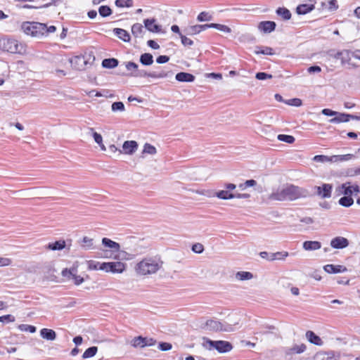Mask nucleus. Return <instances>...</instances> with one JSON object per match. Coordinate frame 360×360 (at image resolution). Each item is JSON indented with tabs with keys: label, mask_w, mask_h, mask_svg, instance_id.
Returning a JSON list of instances; mask_svg holds the SVG:
<instances>
[{
	"label": "nucleus",
	"mask_w": 360,
	"mask_h": 360,
	"mask_svg": "<svg viewBox=\"0 0 360 360\" xmlns=\"http://www.w3.org/2000/svg\"><path fill=\"white\" fill-rule=\"evenodd\" d=\"M44 23L38 22H23L21 25V30L26 34L34 37H41L43 36Z\"/></svg>",
	"instance_id": "20e7f679"
},
{
	"label": "nucleus",
	"mask_w": 360,
	"mask_h": 360,
	"mask_svg": "<svg viewBox=\"0 0 360 360\" xmlns=\"http://www.w3.org/2000/svg\"><path fill=\"white\" fill-rule=\"evenodd\" d=\"M18 328L22 331H28L31 333H34L37 330L35 326L27 324H20L18 326Z\"/></svg>",
	"instance_id": "09e8293b"
},
{
	"label": "nucleus",
	"mask_w": 360,
	"mask_h": 360,
	"mask_svg": "<svg viewBox=\"0 0 360 360\" xmlns=\"http://www.w3.org/2000/svg\"><path fill=\"white\" fill-rule=\"evenodd\" d=\"M175 79L181 82H192L195 80V77L191 73L180 72L176 75Z\"/></svg>",
	"instance_id": "412c9836"
},
{
	"label": "nucleus",
	"mask_w": 360,
	"mask_h": 360,
	"mask_svg": "<svg viewBox=\"0 0 360 360\" xmlns=\"http://www.w3.org/2000/svg\"><path fill=\"white\" fill-rule=\"evenodd\" d=\"M202 347L207 349L211 350L215 349L219 353H226L231 351L233 348L232 345L224 340H212L208 338H202Z\"/></svg>",
	"instance_id": "7ed1b4c3"
},
{
	"label": "nucleus",
	"mask_w": 360,
	"mask_h": 360,
	"mask_svg": "<svg viewBox=\"0 0 360 360\" xmlns=\"http://www.w3.org/2000/svg\"><path fill=\"white\" fill-rule=\"evenodd\" d=\"M349 240L344 237L337 236L330 240V246L334 249H343L349 245Z\"/></svg>",
	"instance_id": "f8f14e48"
},
{
	"label": "nucleus",
	"mask_w": 360,
	"mask_h": 360,
	"mask_svg": "<svg viewBox=\"0 0 360 360\" xmlns=\"http://www.w3.org/2000/svg\"><path fill=\"white\" fill-rule=\"evenodd\" d=\"M98 13L101 16L105 18L112 14V9L108 6H101L98 8Z\"/></svg>",
	"instance_id": "79ce46f5"
},
{
	"label": "nucleus",
	"mask_w": 360,
	"mask_h": 360,
	"mask_svg": "<svg viewBox=\"0 0 360 360\" xmlns=\"http://www.w3.org/2000/svg\"><path fill=\"white\" fill-rule=\"evenodd\" d=\"M3 48L4 51L9 53H16L21 51L22 47L16 40L8 39L4 41Z\"/></svg>",
	"instance_id": "9d476101"
},
{
	"label": "nucleus",
	"mask_w": 360,
	"mask_h": 360,
	"mask_svg": "<svg viewBox=\"0 0 360 360\" xmlns=\"http://www.w3.org/2000/svg\"><path fill=\"white\" fill-rule=\"evenodd\" d=\"M236 277L240 281H245L251 279L253 277V275L252 273L248 271H238L236 274Z\"/></svg>",
	"instance_id": "a19ab883"
},
{
	"label": "nucleus",
	"mask_w": 360,
	"mask_h": 360,
	"mask_svg": "<svg viewBox=\"0 0 360 360\" xmlns=\"http://www.w3.org/2000/svg\"><path fill=\"white\" fill-rule=\"evenodd\" d=\"M272 77V75L264 72H259L255 75V78L258 80H264L267 79H271Z\"/></svg>",
	"instance_id": "603ef678"
},
{
	"label": "nucleus",
	"mask_w": 360,
	"mask_h": 360,
	"mask_svg": "<svg viewBox=\"0 0 360 360\" xmlns=\"http://www.w3.org/2000/svg\"><path fill=\"white\" fill-rule=\"evenodd\" d=\"M130 76L135 77H151L152 78V72H147L145 70H139L137 68V70L136 72H132L130 74Z\"/></svg>",
	"instance_id": "e433bc0d"
},
{
	"label": "nucleus",
	"mask_w": 360,
	"mask_h": 360,
	"mask_svg": "<svg viewBox=\"0 0 360 360\" xmlns=\"http://www.w3.org/2000/svg\"><path fill=\"white\" fill-rule=\"evenodd\" d=\"M126 264L121 262H103L100 264L99 269L105 272L122 273L125 270Z\"/></svg>",
	"instance_id": "0eeeda50"
},
{
	"label": "nucleus",
	"mask_w": 360,
	"mask_h": 360,
	"mask_svg": "<svg viewBox=\"0 0 360 360\" xmlns=\"http://www.w3.org/2000/svg\"><path fill=\"white\" fill-rule=\"evenodd\" d=\"M143 27L140 23H135L131 27V33L134 37H143Z\"/></svg>",
	"instance_id": "7c9ffc66"
},
{
	"label": "nucleus",
	"mask_w": 360,
	"mask_h": 360,
	"mask_svg": "<svg viewBox=\"0 0 360 360\" xmlns=\"http://www.w3.org/2000/svg\"><path fill=\"white\" fill-rule=\"evenodd\" d=\"M276 14L281 16L283 20H288L291 18L290 11L285 7H279L276 9Z\"/></svg>",
	"instance_id": "2f4dec72"
},
{
	"label": "nucleus",
	"mask_w": 360,
	"mask_h": 360,
	"mask_svg": "<svg viewBox=\"0 0 360 360\" xmlns=\"http://www.w3.org/2000/svg\"><path fill=\"white\" fill-rule=\"evenodd\" d=\"M157 153V150L155 146L150 143H145L143 146V153H148L150 155H155Z\"/></svg>",
	"instance_id": "de8ad7c7"
},
{
	"label": "nucleus",
	"mask_w": 360,
	"mask_h": 360,
	"mask_svg": "<svg viewBox=\"0 0 360 360\" xmlns=\"http://www.w3.org/2000/svg\"><path fill=\"white\" fill-rule=\"evenodd\" d=\"M276 253L277 260H284L289 255L288 252L285 251L277 252Z\"/></svg>",
	"instance_id": "338daca9"
},
{
	"label": "nucleus",
	"mask_w": 360,
	"mask_h": 360,
	"mask_svg": "<svg viewBox=\"0 0 360 360\" xmlns=\"http://www.w3.org/2000/svg\"><path fill=\"white\" fill-rule=\"evenodd\" d=\"M285 103L287 105H289L299 107V106L302 105V101L300 98H295L287 100L286 101H285Z\"/></svg>",
	"instance_id": "3c124183"
},
{
	"label": "nucleus",
	"mask_w": 360,
	"mask_h": 360,
	"mask_svg": "<svg viewBox=\"0 0 360 360\" xmlns=\"http://www.w3.org/2000/svg\"><path fill=\"white\" fill-rule=\"evenodd\" d=\"M44 31H43V36L47 35L49 33H53L56 30V27L54 25H51L49 27H47L46 24L44 23Z\"/></svg>",
	"instance_id": "13d9d810"
},
{
	"label": "nucleus",
	"mask_w": 360,
	"mask_h": 360,
	"mask_svg": "<svg viewBox=\"0 0 360 360\" xmlns=\"http://www.w3.org/2000/svg\"><path fill=\"white\" fill-rule=\"evenodd\" d=\"M255 53L256 54H264L269 56H272L274 54L273 49L269 46H256Z\"/></svg>",
	"instance_id": "473e14b6"
},
{
	"label": "nucleus",
	"mask_w": 360,
	"mask_h": 360,
	"mask_svg": "<svg viewBox=\"0 0 360 360\" xmlns=\"http://www.w3.org/2000/svg\"><path fill=\"white\" fill-rule=\"evenodd\" d=\"M347 175L350 176L360 175V167L349 169L347 172Z\"/></svg>",
	"instance_id": "e2e57ef3"
},
{
	"label": "nucleus",
	"mask_w": 360,
	"mask_h": 360,
	"mask_svg": "<svg viewBox=\"0 0 360 360\" xmlns=\"http://www.w3.org/2000/svg\"><path fill=\"white\" fill-rule=\"evenodd\" d=\"M207 28H208L207 24L195 25L189 26V27H187L186 28H185L184 32L187 35H193V34H198V33L201 32L202 31L207 30Z\"/></svg>",
	"instance_id": "f3484780"
},
{
	"label": "nucleus",
	"mask_w": 360,
	"mask_h": 360,
	"mask_svg": "<svg viewBox=\"0 0 360 360\" xmlns=\"http://www.w3.org/2000/svg\"><path fill=\"white\" fill-rule=\"evenodd\" d=\"M112 32L119 39H120L123 41H130L131 37L127 30L122 28H114Z\"/></svg>",
	"instance_id": "4be33fe9"
},
{
	"label": "nucleus",
	"mask_w": 360,
	"mask_h": 360,
	"mask_svg": "<svg viewBox=\"0 0 360 360\" xmlns=\"http://www.w3.org/2000/svg\"><path fill=\"white\" fill-rule=\"evenodd\" d=\"M212 16L208 14V13L206 12H201L197 18V20L198 21L202 22V21H209L211 20Z\"/></svg>",
	"instance_id": "5fc2aeb1"
},
{
	"label": "nucleus",
	"mask_w": 360,
	"mask_h": 360,
	"mask_svg": "<svg viewBox=\"0 0 360 360\" xmlns=\"http://www.w3.org/2000/svg\"><path fill=\"white\" fill-rule=\"evenodd\" d=\"M306 338L310 343L315 345L321 346L323 344L321 338L311 330L307 331Z\"/></svg>",
	"instance_id": "aec40b11"
},
{
	"label": "nucleus",
	"mask_w": 360,
	"mask_h": 360,
	"mask_svg": "<svg viewBox=\"0 0 360 360\" xmlns=\"http://www.w3.org/2000/svg\"><path fill=\"white\" fill-rule=\"evenodd\" d=\"M98 351V347L96 346H92L89 347L85 350V352L83 353L82 358L83 359H88L93 357L96 355V352Z\"/></svg>",
	"instance_id": "58836bf2"
},
{
	"label": "nucleus",
	"mask_w": 360,
	"mask_h": 360,
	"mask_svg": "<svg viewBox=\"0 0 360 360\" xmlns=\"http://www.w3.org/2000/svg\"><path fill=\"white\" fill-rule=\"evenodd\" d=\"M306 345L304 344H302L300 345H294L292 348L290 349V352L291 354H301L306 350Z\"/></svg>",
	"instance_id": "49530a36"
},
{
	"label": "nucleus",
	"mask_w": 360,
	"mask_h": 360,
	"mask_svg": "<svg viewBox=\"0 0 360 360\" xmlns=\"http://www.w3.org/2000/svg\"><path fill=\"white\" fill-rule=\"evenodd\" d=\"M339 205L345 207H349L354 204V199L351 196H343L338 200Z\"/></svg>",
	"instance_id": "72a5a7b5"
},
{
	"label": "nucleus",
	"mask_w": 360,
	"mask_h": 360,
	"mask_svg": "<svg viewBox=\"0 0 360 360\" xmlns=\"http://www.w3.org/2000/svg\"><path fill=\"white\" fill-rule=\"evenodd\" d=\"M323 269L328 274H338L347 271V268L342 265L326 264Z\"/></svg>",
	"instance_id": "6ab92c4d"
},
{
	"label": "nucleus",
	"mask_w": 360,
	"mask_h": 360,
	"mask_svg": "<svg viewBox=\"0 0 360 360\" xmlns=\"http://www.w3.org/2000/svg\"><path fill=\"white\" fill-rule=\"evenodd\" d=\"M14 321L15 317L11 314L0 316V322H13Z\"/></svg>",
	"instance_id": "69168bd1"
},
{
	"label": "nucleus",
	"mask_w": 360,
	"mask_h": 360,
	"mask_svg": "<svg viewBox=\"0 0 360 360\" xmlns=\"http://www.w3.org/2000/svg\"><path fill=\"white\" fill-rule=\"evenodd\" d=\"M352 57V51L348 50L338 51L334 55V58L338 60H340L342 65L349 63Z\"/></svg>",
	"instance_id": "dca6fc26"
},
{
	"label": "nucleus",
	"mask_w": 360,
	"mask_h": 360,
	"mask_svg": "<svg viewBox=\"0 0 360 360\" xmlns=\"http://www.w3.org/2000/svg\"><path fill=\"white\" fill-rule=\"evenodd\" d=\"M174 73L172 70H165L152 72V78L160 79V78H171Z\"/></svg>",
	"instance_id": "bb28decb"
},
{
	"label": "nucleus",
	"mask_w": 360,
	"mask_h": 360,
	"mask_svg": "<svg viewBox=\"0 0 360 360\" xmlns=\"http://www.w3.org/2000/svg\"><path fill=\"white\" fill-rule=\"evenodd\" d=\"M111 108L113 112L124 111V105L121 101H116L112 104Z\"/></svg>",
	"instance_id": "8fccbe9b"
},
{
	"label": "nucleus",
	"mask_w": 360,
	"mask_h": 360,
	"mask_svg": "<svg viewBox=\"0 0 360 360\" xmlns=\"http://www.w3.org/2000/svg\"><path fill=\"white\" fill-rule=\"evenodd\" d=\"M162 264L160 257H147L136 264V271L143 276L155 274L162 267Z\"/></svg>",
	"instance_id": "f03ea898"
},
{
	"label": "nucleus",
	"mask_w": 360,
	"mask_h": 360,
	"mask_svg": "<svg viewBox=\"0 0 360 360\" xmlns=\"http://www.w3.org/2000/svg\"><path fill=\"white\" fill-rule=\"evenodd\" d=\"M169 60V57L165 55L159 56L156 58V62L159 64L166 63Z\"/></svg>",
	"instance_id": "0e129e2a"
},
{
	"label": "nucleus",
	"mask_w": 360,
	"mask_h": 360,
	"mask_svg": "<svg viewBox=\"0 0 360 360\" xmlns=\"http://www.w3.org/2000/svg\"><path fill=\"white\" fill-rule=\"evenodd\" d=\"M180 37H181V43L184 46H191L193 44V41L188 38L187 37H186L185 35H183L182 34H180Z\"/></svg>",
	"instance_id": "4d7b16f0"
},
{
	"label": "nucleus",
	"mask_w": 360,
	"mask_h": 360,
	"mask_svg": "<svg viewBox=\"0 0 360 360\" xmlns=\"http://www.w3.org/2000/svg\"><path fill=\"white\" fill-rule=\"evenodd\" d=\"M71 63H75L78 65L77 67H75L76 69L79 70H82L84 69V66L86 64V62L84 57L82 56H76L73 60H71Z\"/></svg>",
	"instance_id": "c9c22d12"
},
{
	"label": "nucleus",
	"mask_w": 360,
	"mask_h": 360,
	"mask_svg": "<svg viewBox=\"0 0 360 360\" xmlns=\"http://www.w3.org/2000/svg\"><path fill=\"white\" fill-rule=\"evenodd\" d=\"M156 20L155 18L145 19L143 20L145 28L150 32L158 33L160 32L161 25L155 24Z\"/></svg>",
	"instance_id": "ddd939ff"
},
{
	"label": "nucleus",
	"mask_w": 360,
	"mask_h": 360,
	"mask_svg": "<svg viewBox=\"0 0 360 360\" xmlns=\"http://www.w3.org/2000/svg\"><path fill=\"white\" fill-rule=\"evenodd\" d=\"M115 256L116 259L129 260L131 259V255L127 252L121 250V248H120V252H116Z\"/></svg>",
	"instance_id": "37998d69"
},
{
	"label": "nucleus",
	"mask_w": 360,
	"mask_h": 360,
	"mask_svg": "<svg viewBox=\"0 0 360 360\" xmlns=\"http://www.w3.org/2000/svg\"><path fill=\"white\" fill-rule=\"evenodd\" d=\"M93 137H94V141H95V142L96 143H98V145H101L102 141H103V138H102V136L100 134L94 131L93 132Z\"/></svg>",
	"instance_id": "774afa93"
},
{
	"label": "nucleus",
	"mask_w": 360,
	"mask_h": 360,
	"mask_svg": "<svg viewBox=\"0 0 360 360\" xmlns=\"http://www.w3.org/2000/svg\"><path fill=\"white\" fill-rule=\"evenodd\" d=\"M314 195H316L321 198H329L331 196L333 185L329 184H323L321 186H315L313 187ZM311 194V196H312Z\"/></svg>",
	"instance_id": "6e6552de"
},
{
	"label": "nucleus",
	"mask_w": 360,
	"mask_h": 360,
	"mask_svg": "<svg viewBox=\"0 0 360 360\" xmlns=\"http://www.w3.org/2000/svg\"><path fill=\"white\" fill-rule=\"evenodd\" d=\"M77 271L75 267H72L70 269L65 268L62 271L61 274L63 276L67 277L68 279H73L74 283L79 285L84 282V278L80 276L76 275Z\"/></svg>",
	"instance_id": "1a4fd4ad"
},
{
	"label": "nucleus",
	"mask_w": 360,
	"mask_h": 360,
	"mask_svg": "<svg viewBox=\"0 0 360 360\" xmlns=\"http://www.w3.org/2000/svg\"><path fill=\"white\" fill-rule=\"evenodd\" d=\"M215 195L223 200H229L234 198L233 193H230L229 191H219L215 193Z\"/></svg>",
	"instance_id": "4c0bfd02"
},
{
	"label": "nucleus",
	"mask_w": 360,
	"mask_h": 360,
	"mask_svg": "<svg viewBox=\"0 0 360 360\" xmlns=\"http://www.w3.org/2000/svg\"><path fill=\"white\" fill-rule=\"evenodd\" d=\"M315 8L314 4H300L296 8V12L299 15H304L307 14Z\"/></svg>",
	"instance_id": "a878e982"
},
{
	"label": "nucleus",
	"mask_w": 360,
	"mask_h": 360,
	"mask_svg": "<svg viewBox=\"0 0 360 360\" xmlns=\"http://www.w3.org/2000/svg\"><path fill=\"white\" fill-rule=\"evenodd\" d=\"M276 24L274 21H262L258 24V29L264 33H270L275 30Z\"/></svg>",
	"instance_id": "2eb2a0df"
},
{
	"label": "nucleus",
	"mask_w": 360,
	"mask_h": 360,
	"mask_svg": "<svg viewBox=\"0 0 360 360\" xmlns=\"http://www.w3.org/2000/svg\"><path fill=\"white\" fill-rule=\"evenodd\" d=\"M118 64V60L114 58H105L102 61V67L108 69L116 68Z\"/></svg>",
	"instance_id": "c85d7f7f"
},
{
	"label": "nucleus",
	"mask_w": 360,
	"mask_h": 360,
	"mask_svg": "<svg viewBox=\"0 0 360 360\" xmlns=\"http://www.w3.org/2000/svg\"><path fill=\"white\" fill-rule=\"evenodd\" d=\"M40 335L47 340H54L56 338V333L52 329L42 328L40 330Z\"/></svg>",
	"instance_id": "393cba45"
},
{
	"label": "nucleus",
	"mask_w": 360,
	"mask_h": 360,
	"mask_svg": "<svg viewBox=\"0 0 360 360\" xmlns=\"http://www.w3.org/2000/svg\"><path fill=\"white\" fill-rule=\"evenodd\" d=\"M126 68L127 70H133L134 72H136L137 70V68H139L138 65L134 62H127L125 65Z\"/></svg>",
	"instance_id": "052dcab7"
},
{
	"label": "nucleus",
	"mask_w": 360,
	"mask_h": 360,
	"mask_svg": "<svg viewBox=\"0 0 360 360\" xmlns=\"http://www.w3.org/2000/svg\"><path fill=\"white\" fill-rule=\"evenodd\" d=\"M116 6L122 8V7H131L133 6L132 0H116L115 2Z\"/></svg>",
	"instance_id": "a18cd8bd"
},
{
	"label": "nucleus",
	"mask_w": 360,
	"mask_h": 360,
	"mask_svg": "<svg viewBox=\"0 0 360 360\" xmlns=\"http://www.w3.org/2000/svg\"><path fill=\"white\" fill-rule=\"evenodd\" d=\"M348 114L336 112L335 117L329 120V122L333 124H338L341 122H349Z\"/></svg>",
	"instance_id": "5701e85b"
},
{
	"label": "nucleus",
	"mask_w": 360,
	"mask_h": 360,
	"mask_svg": "<svg viewBox=\"0 0 360 360\" xmlns=\"http://www.w3.org/2000/svg\"><path fill=\"white\" fill-rule=\"evenodd\" d=\"M205 326L210 330L214 332H231L234 330V328L231 324H229L226 322L222 323L212 319L207 320L205 323Z\"/></svg>",
	"instance_id": "423d86ee"
},
{
	"label": "nucleus",
	"mask_w": 360,
	"mask_h": 360,
	"mask_svg": "<svg viewBox=\"0 0 360 360\" xmlns=\"http://www.w3.org/2000/svg\"><path fill=\"white\" fill-rule=\"evenodd\" d=\"M139 145L136 141H125L122 145V150H119L120 153L133 155L138 149Z\"/></svg>",
	"instance_id": "9b49d317"
},
{
	"label": "nucleus",
	"mask_w": 360,
	"mask_h": 360,
	"mask_svg": "<svg viewBox=\"0 0 360 360\" xmlns=\"http://www.w3.org/2000/svg\"><path fill=\"white\" fill-rule=\"evenodd\" d=\"M65 246V241L64 240H59L53 243H49L47 245V248L51 250H61L64 249Z\"/></svg>",
	"instance_id": "cd10ccee"
},
{
	"label": "nucleus",
	"mask_w": 360,
	"mask_h": 360,
	"mask_svg": "<svg viewBox=\"0 0 360 360\" xmlns=\"http://www.w3.org/2000/svg\"><path fill=\"white\" fill-rule=\"evenodd\" d=\"M172 345L168 342H160L158 345V349L161 351H168L172 349Z\"/></svg>",
	"instance_id": "680f3d73"
},
{
	"label": "nucleus",
	"mask_w": 360,
	"mask_h": 360,
	"mask_svg": "<svg viewBox=\"0 0 360 360\" xmlns=\"http://www.w3.org/2000/svg\"><path fill=\"white\" fill-rule=\"evenodd\" d=\"M116 252H113V251H112L110 250H103V252H102L101 257H104V258L115 259H116V256H115Z\"/></svg>",
	"instance_id": "864d4df0"
},
{
	"label": "nucleus",
	"mask_w": 360,
	"mask_h": 360,
	"mask_svg": "<svg viewBox=\"0 0 360 360\" xmlns=\"http://www.w3.org/2000/svg\"><path fill=\"white\" fill-rule=\"evenodd\" d=\"M354 158L353 154H346V155H336L332 156H327L324 155H315L313 158V160L316 162H345L349 161Z\"/></svg>",
	"instance_id": "39448f33"
},
{
	"label": "nucleus",
	"mask_w": 360,
	"mask_h": 360,
	"mask_svg": "<svg viewBox=\"0 0 360 360\" xmlns=\"http://www.w3.org/2000/svg\"><path fill=\"white\" fill-rule=\"evenodd\" d=\"M208 28H216L221 32L229 33L231 32V29L226 25H221V24H217V23H210L207 24Z\"/></svg>",
	"instance_id": "ea45409f"
},
{
	"label": "nucleus",
	"mask_w": 360,
	"mask_h": 360,
	"mask_svg": "<svg viewBox=\"0 0 360 360\" xmlns=\"http://www.w3.org/2000/svg\"><path fill=\"white\" fill-rule=\"evenodd\" d=\"M302 246L305 250H316L321 248V243L319 241L316 240H307L303 243Z\"/></svg>",
	"instance_id": "b1692460"
},
{
	"label": "nucleus",
	"mask_w": 360,
	"mask_h": 360,
	"mask_svg": "<svg viewBox=\"0 0 360 360\" xmlns=\"http://www.w3.org/2000/svg\"><path fill=\"white\" fill-rule=\"evenodd\" d=\"M278 139L281 141H283L288 143H293L295 141L294 136L287 134H279L278 135Z\"/></svg>",
	"instance_id": "c03bdc74"
},
{
	"label": "nucleus",
	"mask_w": 360,
	"mask_h": 360,
	"mask_svg": "<svg viewBox=\"0 0 360 360\" xmlns=\"http://www.w3.org/2000/svg\"><path fill=\"white\" fill-rule=\"evenodd\" d=\"M311 195V193L307 189L290 184L279 188L276 191L271 193L269 199L278 201H292L299 198H308Z\"/></svg>",
	"instance_id": "f257e3e1"
},
{
	"label": "nucleus",
	"mask_w": 360,
	"mask_h": 360,
	"mask_svg": "<svg viewBox=\"0 0 360 360\" xmlns=\"http://www.w3.org/2000/svg\"><path fill=\"white\" fill-rule=\"evenodd\" d=\"M102 245L109 248V250L113 251V252H120V243L112 240L111 239L108 238H102Z\"/></svg>",
	"instance_id": "a211bd4d"
},
{
	"label": "nucleus",
	"mask_w": 360,
	"mask_h": 360,
	"mask_svg": "<svg viewBox=\"0 0 360 360\" xmlns=\"http://www.w3.org/2000/svg\"><path fill=\"white\" fill-rule=\"evenodd\" d=\"M192 250L198 254L202 253L204 250V247L201 243H195L192 246Z\"/></svg>",
	"instance_id": "bf43d9fd"
},
{
	"label": "nucleus",
	"mask_w": 360,
	"mask_h": 360,
	"mask_svg": "<svg viewBox=\"0 0 360 360\" xmlns=\"http://www.w3.org/2000/svg\"><path fill=\"white\" fill-rule=\"evenodd\" d=\"M83 246L86 248L89 249L93 246V239L90 238L89 237L84 236L82 239Z\"/></svg>",
	"instance_id": "6e6d98bb"
},
{
	"label": "nucleus",
	"mask_w": 360,
	"mask_h": 360,
	"mask_svg": "<svg viewBox=\"0 0 360 360\" xmlns=\"http://www.w3.org/2000/svg\"><path fill=\"white\" fill-rule=\"evenodd\" d=\"M335 193L337 195H343L345 196L352 197V191L351 188V182L347 181L344 184H342L340 186L336 188Z\"/></svg>",
	"instance_id": "4468645a"
},
{
	"label": "nucleus",
	"mask_w": 360,
	"mask_h": 360,
	"mask_svg": "<svg viewBox=\"0 0 360 360\" xmlns=\"http://www.w3.org/2000/svg\"><path fill=\"white\" fill-rule=\"evenodd\" d=\"M131 344L135 348H143L145 347V338L142 336L136 337L131 340Z\"/></svg>",
	"instance_id": "f704fd0d"
},
{
	"label": "nucleus",
	"mask_w": 360,
	"mask_h": 360,
	"mask_svg": "<svg viewBox=\"0 0 360 360\" xmlns=\"http://www.w3.org/2000/svg\"><path fill=\"white\" fill-rule=\"evenodd\" d=\"M139 61L143 65H150L153 63V56L149 53H143L140 56Z\"/></svg>",
	"instance_id": "c756f323"
}]
</instances>
